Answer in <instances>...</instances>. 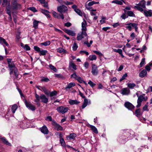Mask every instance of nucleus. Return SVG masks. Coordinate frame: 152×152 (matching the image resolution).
I'll list each match as a JSON object with an SVG mask.
<instances>
[{"label": "nucleus", "mask_w": 152, "mask_h": 152, "mask_svg": "<svg viewBox=\"0 0 152 152\" xmlns=\"http://www.w3.org/2000/svg\"><path fill=\"white\" fill-rule=\"evenodd\" d=\"M140 91H137L136 93V95L138 97L137 105L136 106L137 107H140L142 102L146 101L148 99V97L145 94H142L141 95H140Z\"/></svg>", "instance_id": "nucleus-1"}, {"label": "nucleus", "mask_w": 152, "mask_h": 152, "mask_svg": "<svg viewBox=\"0 0 152 152\" xmlns=\"http://www.w3.org/2000/svg\"><path fill=\"white\" fill-rule=\"evenodd\" d=\"M17 0H12L11 2V6L10 5V3H9V5H10L11 8V10H12L13 12V10H17L21 8V5L17 2Z\"/></svg>", "instance_id": "nucleus-2"}, {"label": "nucleus", "mask_w": 152, "mask_h": 152, "mask_svg": "<svg viewBox=\"0 0 152 152\" xmlns=\"http://www.w3.org/2000/svg\"><path fill=\"white\" fill-rule=\"evenodd\" d=\"M134 8H136L139 11L143 12L144 10L143 8H145V1L144 0L141 1L138 4L134 6Z\"/></svg>", "instance_id": "nucleus-3"}, {"label": "nucleus", "mask_w": 152, "mask_h": 152, "mask_svg": "<svg viewBox=\"0 0 152 152\" xmlns=\"http://www.w3.org/2000/svg\"><path fill=\"white\" fill-rule=\"evenodd\" d=\"M88 39V36L86 32L81 31V32L78 33L77 35V39L78 41L82 40L85 38Z\"/></svg>", "instance_id": "nucleus-4"}, {"label": "nucleus", "mask_w": 152, "mask_h": 152, "mask_svg": "<svg viewBox=\"0 0 152 152\" xmlns=\"http://www.w3.org/2000/svg\"><path fill=\"white\" fill-rule=\"evenodd\" d=\"M11 8L10 5L7 6L6 7V10L7 13L9 15V17L8 18V20L9 21L10 23H12V19L11 15V12L14 13L12 10H11Z\"/></svg>", "instance_id": "nucleus-5"}, {"label": "nucleus", "mask_w": 152, "mask_h": 152, "mask_svg": "<svg viewBox=\"0 0 152 152\" xmlns=\"http://www.w3.org/2000/svg\"><path fill=\"white\" fill-rule=\"evenodd\" d=\"M91 72L94 75H97L98 73V67L94 64L91 65Z\"/></svg>", "instance_id": "nucleus-6"}, {"label": "nucleus", "mask_w": 152, "mask_h": 152, "mask_svg": "<svg viewBox=\"0 0 152 152\" xmlns=\"http://www.w3.org/2000/svg\"><path fill=\"white\" fill-rule=\"evenodd\" d=\"M52 124L53 126L54 129H56L57 131L63 130V128L59 124H57L54 120H53Z\"/></svg>", "instance_id": "nucleus-7"}, {"label": "nucleus", "mask_w": 152, "mask_h": 152, "mask_svg": "<svg viewBox=\"0 0 152 152\" xmlns=\"http://www.w3.org/2000/svg\"><path fill=\"white\" fill-rule=\"evenodd\" d=\"M56 110L59 113H61L62 114H64L68 111V108L67 107H64L63 106H60L58 107L56 109Z\"/></svg>", "instance_id": "nucleus-8"}, {"label": "nucleus", "mask_w": 152, "mask_h": 152, "mask_svg": "<svg viewBox=\"0 0 152 152\" xmlns=\"http://www.w3.org/2000/svg\"><path fill=\"white\" fill-rule=\"evenodd\" d=\"M67 7L64 5L60 6L57 7L58 11L61 13L66 12L67 11Z\"/></svg>", "instance_id": "nucleus-9"}, {"label": "nucleus", "mask_w": 152, "mask_h": 152, "mask_svg": "<svg viewBox=\"0 0 152 152\" xmlns=\"http://www.w3.org/2000/svg\"><path fill=\"white\" fill-rule=\"evenodd\" d=\"M39 130L42 133L45 134H48L49 132L48 128L45 125L42 127L39 128Z\"/></svg>", "instance_id": "nucleus-10"}, {"label": "nucleus", "mask_w": 152, "mask_h": 152, "mask_svg": "<svg viewBox=\"0 0 152 152\" xmlns=\"http://www.w3.org/2000/svg\"><path fill=\"white\" fill-rule=\"evenodd\" d=\"M125 107L129 110H132L134 108V106L129 102H125L124 104Z\"/></svg>", "instance_id": "nucleus-11"}, {"label": "nucleus", "mask_w": 152, "mask_h": 152, "mask_svg": "<svg viewBox=\"0 0 152 152\" xmlns=\"http://www.w3.org/2000/svg\"><path fill=\"white\" fill-rule=\"evenodd\" d=\"M36 87L39 90L44 92L46 95H48V92L47 89L45 86H36Z\"/></svg>", "instance_id": "nucleus-12"}, {"label": "nucleus", "mask_w": 152, "mask_h": 152, "mask_svg": "<svg viewBox=\"0 0 152 152\" xmlns=\"http://www.w3.org/2000/svg\"><path fill=\"white\" fill-rule=\"evenodd\" d=\"M87 23L86 20L83 19V21L82 23L81 24V31L86 32L87 30L86 27Z\"/></svg>", "instance_id": "nucleus-13"}, {"label": "nucleus", "mask_w": 152, "mask_h": 152, "mask_svg": "<svg viewBox=\"0 0 152 152\" xmlns=\"http://www.w3.org/2000/svg\"><path fill=\"white\" fill-rule=\"evenodd\" d=\"M121 94L123 95H127L130 94V91L127 88H124L121 90Z\"/></svg>", "instance_id": "nucleus-14"}, {"label": "nucleus", "mask_w": 152, "mask_h": 152, "mask_svg": "<svg viewBox=\"0 0 152 152\" xmlns=\"http://www.w3.org/2000/svg\"><path fill=\"white\" fill-rule=\"evenodd\" d=\"M40 99L41 102L45 103H47L48 102V99L45 95L41 94L40 96Z\"/></svg>", "instance_id": "nucleus-15"}, {"label": "nucleus", "mask_w": 152, "mask_h": 152, "mask_svg": "<svg viewBox=\"0 0 152 152\" xmlns=\"http://www.w3.org/2000/svg\"><path fill=\"white\" fill-rule=\"evenodd\" d=\"M25 104L26 107L29 109L34 111L35 110V107L30 102H25Z\"/></svg>", "instance_id": "nucleus-16"}, {"label": "nucleus", "mask_w": 152, "mask_h": 152, "mask_svg": "<svg viewBox=\"0 0 152 152\" xmlns=\"http://www.w3.org/2000/svg\"><path fill=\"white\" fill-rule=\"evenodd\" d=\"M125 25H126V26L125 27V28L128 29L129 31H131L132 30V28L134 26H135L134 25H135V23H128L125 24Z\"/></svg>", "instance_id": "nucleus-17"}, {"label": "nucleus", "mask_w": 152, "mask_h": 152, "mask_svg": "<svg viewBox=\"0 0 152 152\" xmlns=\"http://www.w3.org/2000/svg\"><path fill=\"white\" fill-rule=\"evenodd\" d=\"M145 16L146 17L152 16V10H143Z\"/></svg>", "instance_id": "nucleus-18"}, {"label": "nucleus", "mask_w": 152, "mask_h": 152, "mask_svg": "<svg viewBox=\"0 0 152 152\" xmlns=\"http://www.w3.org/2000/svg\"><path fill=\"white\" fill-rule=\"evenodd\" d=\"M64 31L66 33L69 35L74 36L76 34L75 33L74 31L64 29Z\"/></svg>", "instance_id": "nucleus-19"}, {"label": "nucleus", "mask_w": 152, "mask_h": 152, "mask_svg": "<svg viewBox=\"0 0 152 152\" xmlns=\"http://www.w3.org/2000/svg\"><path fill=\"white\" fill-rule=\"evenodd\" d=\"M7 61L9 65V67L10 69H12L13 68V69L14 67H15V66L14 64L11 62V59H7Z\"/></svg>", "instance_id": "nucleus-20"}, {"label": "nucleus", "mask_w": 152, "mask_h": 152, "mask_svg": "<svg viewBox=\"0 0 152 152\" xmlns=\"http://www.w3.org/2000/svg\"><path fill=\"white\" fill-rule=\"evenodd\" d=\"M147 72L145 69L142 70L139 74V76L142 78H143L146 75Z\"/></svg>", "instance_id": "nucleus-21"}, {"label": "nucleus", "mask_w": 152, "mask_h": 152, "mask_svg": "<svg viewBox=\"0 0 152 152\" xmlns=\"http://www.w3.org/2000/svg\"><path fill=\"white\" fill-rule=\"evenodd\" d=\"M88 102L89 104H90V100H89V101H88V99L86 98H85L84 100L82 106V109L84 108L87 106Z\"/></svg>", "instance_id": "nucleus-22"}, {"label": "nucleus", "mask_w": 152, "mask_h": 152, "mask_svg": "<svg viewBox=\"0 0 152 152\" xmlns=\"http://www.w3.org/2000/svg\"><path fill=\"white\" fill-rule=\"evenodd\" d=\"M69 103L72 105L74 104H77L80 103V102L78 101L77 100H72L70 99L69 101Z\"/></svg>", "instance_id": "nucleus-23"}, {"label": "nucleus", "mask_w": 152, "mask_h": 152, "mask_svg": "<svg viewBox=\"0 0 152 152\" xmlns=\"http://www.w3.org/2000/svg\"><path fill=\"white\" fill-rule=\"evenodd\" d=\"M57 52L61 53H67V52L66 51V50L64 49L61 48H59L57 49Z\"/></svg>", "instance_id": "nucleus-24"}, {"label": "nucleus", "mask_w": 152, "mask_h": 152, "mask_svg": "<svg viewBox=\"0 0 152 152\" xmlns=\"http://www.w3.org/2000/svg\"><path fill=\"white\" fill-rule=\"evenodd\" d=\"M69 67L72 68L74 70H76L77 69L76 65L73 62L71 61L69 64Z\"/></svg>", "instance_id": "nucleus-25"}, {"label": "nucleus", "mask_w": 152, "mask_h": 152, "mask_svg": "<svg viewBox=\"0 0 152 152\" xmlns=\"http://www.w3.org/2000/svg\"><path fill=\"white\" fill-rule=\"evenodd\" d=\"M76 137V135L74 133L71 134L69 136H67L66 137L67 139L69 140L71 139H74Z\"/></svg>", "instance_id": "nucleus-26"}, {"label": "nucleus", "mask_w": 152, "mask_h": 152, "mask_svg": "<svg viewBox=\"0 0 152 152\" xmlns=\"http://www.w3.org/2000/svg\"><path fill=\"white\" fill-rule=\"evenodd\" d=\"M0 44H4L7 46H9V44L6 41V40L1 37H0Z\"/></svg>", "instance_id": "nucleus-27"}, {"label": "nucleus", "mask_w": 152, "mask_h": 152, "mask_svg": "<svg viewBox=\"0 0 152 152\" xmlns=\"http://www.w3.org/2000/svg\"><path fill=\"white\" fill-rule=\"evenodd\" d=\"M21 46L23 48L24 50H30V47L27 44L24 45L23 43H21Z\"/></svg>", "instance_id": "nucleus-28"}, {"label": "nucleus", "mask_w": 152, "mask_h": 152, "mask_svg": "<svg viewBox=\"0 0 152 152\" xmlns=\"http://www.w3.org/2000/svg\"><path fill=\"white\" fill-rule=\"evenodd\" d=\"M39 22L35 20H34L33 22V27L35 29L38 28V23Z\"/></svg>", "instance_id": "nucleus-29"}, {"label": "nucleus", "mask_w": 152, "mask_h": 152, "mask_svg": "<svg viewBox=\"0 0 152 152\" xmlns=\"http://www.w3.org/2000/svg\"><path fill=\"white\" fill-rule=\"evenodd\" d=\"M75 85V84L74 82H72L68 84L67 86L66 87V89H69L72 87L74 86Z\"/></svg>", "instance_id": "nucleus-30"}, {"label": "nucleus", "mask_w": 152, "mask_h": 152, "mask_svg": "<svg viewBox=\"0 0 152 152\" xmlns=\"http://www.w3.org/2000/svg\"><path fill=\"white\" fill-rule=\"evenodd\" d=\"M88 58L89 60L93 61L94 60H96L97 59V57L95 55H91L89 56Z\"/></svg>", "instance_id": "nucleus-31"}, {"label": "nucleus", "mask_w": 152, "mask_h": 152, "mask_svg": "<svg viewBox=\"0 0 152 152\" xmlns=\"http://www.w3.org/2000/svg\"><path fill=\"white\" fill-rule=\"evenodd\" d=\"M142 114L141 112V110L140 109H138L136 110L135 111V114L137 117H139Z\"/></svg>", "instance_id": "nucleus-32"}, {"label": "nucleus", "mask_w": 152, "mask_h": 152, "mask_svg": "<svg viewBox=\"0 0 152 152\" xmlns=\"http://www.w3.org/2000/svg\"><path fill=\"white\" fill-rule=\"evenodd\" d=\"M18 108V106L16 104L13 105L11 109L12 112L13 113H14L16 110Z\"/></svg>", "instance_id": "nucleus-33"}, {"label": "nucleus", "mask_w": 152, "mask_h": 152, "mask_svg": "<svg viewBox=\"0 0 152 152\" xmlns=\"http://www.w3.org/2000/svg\"><path fill=\"white\" fill-rule=\"evenodd\" d=\"M123 2H124L121 0V1H119L118 0H114L112 1V3H115L120 5H122L123 4Z\"/></svg>", "instance_id": "nucleus-34"}, {"label": "nucleus", "mask_w": 152, "mask_h": 152, "mask_svg": "<svg viewBox=\"0 0 152 152\" xmlns=\"http://www.w3.org/2000/svg\"><path fill=\"white\" fill-rule=\"evenodd\" d=\"M90 127L94 132L96 134L98 133V130L94 126L92 125H90Z\"/></svg>", "instance_id": "nucleus-35"}, {"label": "nucleus", "mask_w": 152, "mask_h": 152, "mask_svg": "<svg viewBox=\"0 0 152 152\" xmlns=\"http://www.w3.org/2000/svg\"><path fill=\"white\" fill-rule=\"evenodd\" d=\"M60 143L61 145L63 147H66V143L64 141V139L61 138H60Z\"/></svg>", "instance_id": "nucleus-36"}, {"label": "nucleus", "mask_w": 152, "mask_h": 152, "mask_svg": "<svg viewBox=\"0 0 152 152\" xmlns=\"http://www.w3.org/2000/svg\"><path fill=\"white\" fill-rule=\"evenodd\" d=\"M47 53L48 51L47 50H41L39 54L40 56H44Z\"/></svg>", "instance_id": "nucleus-37"}, {"label": "nucleus", "mask_w": 152, "mask_h": 152, "mask_svg": "<svg viewBox=\"0 0 152 152\" xmlns=\"http://www.w3.org/2000/svg\"><path fill=\"white\" fill-rule=\"evenodd\" d=\"M14 72L15 74V76L17 78H18V70L17 68L16 67H14Z\"/></svg>", "instance_id": "nucleus-38"}, {"label": "nucleus", "mask_w": 152, "mask_h": 152, "mask_svg": "<svg viewBox=\"0 0 152 152\" xmlns=\"http://www.w3.org/2000/svg\"><path fill=\"white\" fill-rule=\"evenodd\" d=\"M41 12L42 13L44 14L46 16L50 13L48 10L43 9H41Z\"/></svg>", "instance_id": "nucleus-39"}, {"label": "nucleus", "mask_w": 152, "mask_h": 152, "mask_svg": "<svg viewBox=\"0 0 152 152\" xmlns=\"http://www.w3.org/2000/svg\"><path fill=\"white\" fill-rule=\"evenodd\" d=\"M50 80L48 77H42L40 80L41 82H48Z\"/></svg>", "instance_id": "nucleus-40"}, {"label": "nucleus", "mask_w": 152, "mask_h": 152, "mask_svg": "<svg viewBox=\"0 0 152 152\" xmlns=\"http://www.w3.org/2000/svg\"><path fill=\"white\" fill-rule=\"evenodd\" d=\"M52 14L55 18H57L58 19L60 18V17H59V14H58L55 12L53 11L52 12Z\"/></svg>", "instance_id": "nucleus-41"}, {"label": "nucleus", "mask_w": 152, "mask_h": 152, "mask_svg": "<svg viewBox=\"0 0 152 152\" xmlns=\"http://www.w3.org/2000/svg\"><path fill=\"white\" fill-rule=\"evenodd\" d=\"M75 11L79 15L82 16L83 14L81 11L78 9H75Z\"/></svg>", "instance_id": "nucleus-42"}, {"label": "nucleus", "mask_w": 152, "mask_h": 152, "mask_svg": "<svg viewBox=\"0 0 152 152\" xmlns=\"http://www.w3.org/2000/svg\"><path fill=\"white\" fill-rule=\"evenodd\" d=\"M127 14L130 16L134 17L135 16V15L133 12L132 11H127Z\"/></svg>", "instance_id": "nucleus-43"}, {"label": "nucleus", "mask_w": 152, "mask_h": 152, "mask_svg": "<svg viewBox=\"0 0 152 152\" xmlns=\"http://www.w3.org/2000/svg\"><path fill=\"white\" fill-rule=\"evenodd\" d=\"M2 141L5 144L10 145V144L4 138H2L1 139Z\"/></svg>", "instance_id": "nucleus-44"}, {"label": "nucleus", "mask_w": 152, "mask_h": 152, "mask_svg": "<svg viewBox=\"0 0 152 152\" xmlns=\"http://www.w3.org/2000/svg\"><path fill=\"white\" fill-rule=\"evenodd\" d=\"M50 44V42L49 41H48L41 43L42 45L45 46L49 45Z\"/></svg>", "instance_id": "nucleus-45"}, {"label": "nucleus", "mask_w": 152, "mask_h": 152, "mask_svg": "<svg viewBox=\"0 0 152 152\" xmlns=\"http://www.w3.org/2000/svg\"><path fill=\"white\" fill-rule=\"evenodd\" d=\"M78 77V76H77V75H76V73L75 72H74L71 75V77L73 78L76 80L77 79Z\"/></svg>", "instance_id": "nucleus-46"}, {"label": "nucleus", "mask_w": 152, "mask_h": 152, "mask_svg": "<svg viewBox=\"0 0 152 152\" xmlns=\"http://www.w3.org/2000/svg\"><path fill=\"white\" fill-rule=\"evenodd\" d=\"M135 86L134 83H129L128 84V86L130 88H133Z\"/></svg>", "instance_id": "nucleus-47"}, {"label": "nucleus", "mask_w": 152, "mask_h": 152, "mask_svg": "<svg viewBox=\"0 0 152 152\" xmlns=\"http://www.w3.org/2000/svg\"><path fill=\"white\" fill-rule=\"evenodd\" d=\"M127 76V73H125L122 77L120 79L119 81L120 82L126 79V77Z\"/></svg>", "instance_id": "nucleus-48"}, {"label": "nucleus", "mask_w": 152, "mask_h": 152, "mask_svg": "<svg viewBox=\"0 0 152 152\" xmlns=\"http://www.w3.org/2000/svg\"><path fill=\"white\" fill-rule=\"evenodd\" d=\"M145 58H142L140 64V67H142L145 64Z\"/></svg>", "instance_id": "nucleus-49"}, {"label": "nucleus", "mask_w": 152, "mask_h": 152, "mask_svg": "<svg viewBox=\"0 0 152 152\" xmlns=\"http://www.w3.org/2000/svg\"><path fill=\"white\" fill-rule=\"evenodd\" d=\"M106 19V17H102V19L100 21V22L101 24L104 23L105 22V20Z\"/></svg>", "instance_id": "nucleus-50"}, {"label": "nucleus", "mask_w": 152, "mask_h": 152, "mask_svg": "<svg viewBox=\"0 0 152 152\" xmlns=\"http://www.w3.org/2000/svg\"><path fill=\"white\" fill-rule=\"evenodd\" d=\"M93 52L96 54L97 55H98L99 56H101L103 55L99 51H96V50H94Z\"/></svg>", "instance_id": "nucleus-51"}, {"label": "nucleus", "mask_w": 152, "mask_h": 152, "mask_svg": "<svg viewBox=\"0 0 152 152\" xmlns=\"http://www.w3.org/2000/svg\"><path fill=\"white\" fill-rule=\"evenodd\" d=\"M152 65V64H149V65H147L145 67L146 70L148 71H150L151 69L150 66Z\"/></svg>", "instance_id": "nucleus-52"}, {"label": "nucleus", "mask_w": 152, "mask_h": 152, "mask_svg": "<svg viewBox=\"0 0 152 152\" xmlns=\"http://www.w3.org/2000/svg\"><path fill=\"white\" fill-rule=\"evenodd\" d=\"M49 67L50 68L53 70L55 72H56L57 71V69L56 68L53 66L51 64H50L49 66Z\"/></svg>", "instance_id": "nucleus-53"}, {"label": "nucleus", "mask_w": 152, "mask_h": 152, "mask_svg": "<svg viewBox=\"0 0 152 152\" xmlns=\"http://www.w3.org/2000/svg\"><path fill=\"white\" fill-rule=\"evenodd\" d=\"M77 47L78 46L76 43L75 42H74L72 46L73 50H74L75 51L77 50Z\"/></svg>", "instance_id": "nucleus-54"}, {"label": "nucleus", "mask_w": 152, "mask_h": 152, "mask_svg": "<svg viewBox=\"0 0 152 152\" xmlns=\"http://www.w3.org/2000/svg\"><path fill=\"white\" fill-rule=\"evenodd\" d=\"M57 94V92L56 91H54L53 92H50V97H52L56 95Z\"/></svg>", "instance_id": "nucleus-55"}, {"label": "nucleus", "mask_w": 152, "mask_h": 152, "mask_svg": "<svg viewBox=\"0 0 152 152\" xmlns=\"http://www.w3.org/2000/svg\"><path fill=\"white\" fill-rule=\"evenodd\" d=\"M34 49L37 51L39 53L40 51L41 50L40 48H39V47L37 46H34Z\"/></svg>", "instance_id": "nucleus-56"}, {"label": "nucleus", "mask_w": 152, "mask_h": 152, "mask_svg": "<svg viewBox=\"0 0 152 152\" xmlns=\"http://www.w3.org/2000/svg\"><path fill=\"white\" fill-rule=\"evenodd\" d=\"M80 83H82L83 81V80L80 77H78L77 80Z\"/></svg>", "instance_id": "nucleus-57"}, {"label": "nucleus", "mask_w": 152, "mask_h": 152, "mask_svg": "<svg viewBox=\"0 0 152 152\" xmlns=\"http://www.w3.org/2000/svg\"><path fill=\"white\" fill-rule=\"evenodd\" d=\"M88 83L92 87H94L96 85L91 80H89Z\"/></svg>", "instance_id": "nucleus-58"}, {"label": "nucleus", "mask_w": 152, "mask_h": 152, "mask_svg": "<svg viewBox=\"0 0 152 152\" xmlns=\"http://www.w3.org/2000/svg\"><path fill=\"white\" fill-rule=\"evenodd\" d=\"M80 54H86V56L88 55L89 54V53L88 52H87L85 50L81 51L80 52Z\"/></svg>", "instance_id": "nucleus-59"}, {"label": "nucleus", "mask_w": 152, "mask_h": 152, "mask_svg": "<svg viewBox=\"0 0 152 152\" xmlns=\"http://www.w3.org/2000/svg\"><path fill=\"white\" fill-rule=\"evenodd\" d=\"M84 66L86 69H87L89 67V64L88 62H86L84 63Z\"/></svg>", "instance_id": "nucleus-60"}, {"label": "nucleus", "mask_w": 152, "mask_h": 152, "mask_svg": "<svg viewBox=\"0 0 152 152\" xmlns=\"http://www.w3.org/2000/svg\"><path fill=\"white\" fill-rule=\"evenodd\" d=\"M143 111H148V106L146 104L143 107Z\"/></svg>", "instance_id": "nucleus-61"}, {"label": "nucleus", "mask_w": 152, "mask_h": 152, "mask_svg": "<svg viewBox=\"0 0 152 152\" xmlns=\"http://www.w3.org/2000/svg\"><path fill=\"white\" fill-rule=\"evenodd\" d=\"M29 9L34 12H37V10L34 7H31L29 8Z\"/></svg>", "instance_id": "nucleus-62"}, {"label": "nucleus", "mask_w": 152, "mask_h": 152, "mask_svg": "<svg viewBox=\"0 0 152 152\" xmlns=\"http://www.w3.org/2000/svg\"><path fill=\"white\" fill-rule=\"evenodd\" d=\"M45 120L46 121H53L52 120V117L51 116H47Z\"/></svg>", "instance_id": "nucleus-63"}, {"label": "nucleus", "mask_w": 152, "mask_h": 152, "mask_svg": "<svg viewBox=\"0 0 152 152\" xmlns=\"http://www.w3.org/2000/svg\"><path fill=\"white\" fill-rule=\"evenodd\" d=\"M35 96L36 99V100H37V101H39L40 100V96H39V95L36 94L35 95Z\"/></svg>", "instance_id": "nucleus-64"}]
</instances>
